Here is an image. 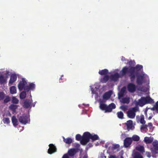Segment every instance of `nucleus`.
Wrapping results in <instances>:
<instances>
[{
	"label": "nucleus",
	"instance_id": "obj_17",
	"mask_svg": "<svg viewBox=\"0 0 158 158\" xmlns=\"http://www.w3.org/2000/svg\"><path fill=\"white\" fill-rule=\"evenodd\" d=\"M119 77V75L118 73H116L114 74L111 75L110 77V79L114 81H117Z\"/></svg>",
	"mask_w": 158,
	"mask_h": 158
},
{
	"label": "nucleus",
	"instance_id": "obj_4",
	"mask_svg": "<svg viewBox=\"0 0 158 158\" xmlns=\"http://www.w3.org/2000/svg\"><path fill=\"white\" fill-rule=\"evenodd\" d=\"M138 110L139 108L136 107L130 109L127 112V117L131 118H134L136 115L135 113Z\"/></svg>",
	"mask_w": 158,
	"mask_h": 158
},
{
	"label": "nucleus",
	"instance_id": "obj_6",
	"mask_svg": "<svg viewBox=\"0 0 158 158\" xmlns=\"http://www.w3.org/2000/svg\"><path fill=\"white\" fill-rule=\"evenodd\" d=\"M136 86L133 83H129L127 85L128 90L130 93H134L136 90Z\"/></svg>",
	"mask_w": 158,
	"mask_h": 158
},
{
	"label": "nucleus",
	"instance_id": "obj_12",
	"mask_svg": "<svg viewBox=\"0 0 158 158\" xmlns=\"http://www.w3.org/2000/svg\"><path fill=\"white\" fill-rule=\"evenodd\" d=\"M146 104L144 99V97H142L140 99L138 100V101L135 102V104L136 105H139L140 106H143Z\"/></svg>",
	"mask_w": 158,
	"mask_h": 158
},
{
	"label": "nucleus",
	"instance_id": "obj_26",
	"mask_svg": "<svg viewBox=\"0 0 158 158\" xmlns=\"http://www.w3.org/2000/svg\"><path fill=\"white\" fill-rule=\"evenodd\" d=\"M109 78L108 75H105L101 79V81L102 83H106L108 81Z\"/></svg>",
	"mask_w": 158,
	"mask_h": 158
},
{
	"label": "nucleus",
	"instance_id": "obj_8",
	"mask_svg": "<svg viewBox=\"0 0 158 158\" xmlns=\"http://www.w3.org/2000/svg\"><path fill=\"white\" fill-rule=\"evenodd\" d=\"M132 139L131 137H127L124 140V146L127 148L130 146L132 143Z\"/></svg>",
	"mask_w": 158,
	"mask_h": 158
},
{
	"label": "nucleus",
	"instance_id": "obj_56",
	"mask_svg": "<svg viewBox=\"0 0 158 158\" xmlns=\"http://www.w3.org/2000/svg\"><path fill=\"white\" fill-rule=\"evenodd\" d=\"M152 116H149V117H148V119L149 120H150V119H152Z\"/></svg>",
	"mask_w": 158,
	"mask_h": 158
},
{
	"label": "nucleus",
	"instance_id": "obj_55",
	"mask_svg": "<svg viewBox=\"0 0 158 158\" xmlns=\"http://www.w3.org/2000/svg\"><path fill=\"white\" fill-rule=\"evenodd\" d=\"M88 158V156L87 155H84L83 156V158Z\"/></svg>",
	"mask_w": 158,
	"mask_h": 158
},
{
	"label": "nucleus",
	"instance_id": "obj_7",
	"mask_svg": "<svg viewBox=\"0 0 158 158\" xmlns=\"http://www.w3.org/2000/svg\"><path fill=\"white\" fill-rule=\"evenodd\" d=\"M81 151L79 148H72L69 149L68 151V153L69 156L72 157L77 152Z\"/></svg>",
	"mask_w": 158,
	"mask_h": 158
},
{
	"label": "nucleus",
	"instance_id": "obj_43",
	"mask_svg": "<svg viewBox=\"0 0 158 158\" xmlns=\"http://www.w3.org/2000/svg\"><path fill=\"white\" fill-rule=\"evenodd\" d=\"M30 89L33 90L35 88V85L33 83H31L28 85Z\"/></svg>",
	"mask_w": 158,
	"mask_h": 158
},
{
	"label": "nucleus",
	"instance_id": "obj_16",
	"mask_svg": "<svg viewBox=\"0 0 158 158\" xmlns=\"http://www.w3.org/2000/svg\"><path fill=\"white\" fill-rule=\"evenodd\" d=\"M153 140V137H144L143 141L146 144L151 143H152Z\"/></svg>",
	"mask_w": 158,
	"mask_h": 158
},
{
	"label": "nucleus",
	"instance_id": "obj_30",
	"mask_svg": "<svg viewBox=\"0 0 158 158\" xmlns=\"http://www.w3.org/2000/svg\"><path fill=\"white\" fill-rule=\"evenodd\" d=\"M63 141L67 144H70L72 142V139L70 138L65 139L64 137H63Z\"/></svg>",
	"mask_w": 158,
	"mask_h": 158
},
{
	"label": "nucleus",
	"instance_id": "obj_9",
	"mask_svg": "<svg viewBox=\"0 0 158 158\" xmlns=\"http://www.w3.org/2000/svg\"><path fill=\"white\" fill-rule=\"evenodd\" d=\"M144 74L138 75L137 77L136 83L139 85H142L144 81Z\"/></svg>",
	"mask_w": 158,
	"mask_h": 158
},
{
	"label": "nucleus",
	"instance_id": "obj_52",
	"mask_svg": "<svg viewBox=\"0 0 158 158\" xmlns=\"http://www.w3.org/2000/svg\"><path fill=\"white\" fill-rule=\"evenodd\" d=\"M80 145L79 144H77L76 145L75 147L77 148H79L80 147Z\"/></svg>",
	"mask_w": 158,
	"mask_h": 158
},
{
	"label": "nucleus",
	"instance_id": "obj_27",
	"mask_svg": "<svg viewBox=\"0 0 158 158\" xmlns=\"http://www.w3.org/2000/svg\"><path fill=\"white\" fill-rule=\"evenodd\" d=\"M146 104L152 103L153 102V101L150 97H144Z\"/></svg>",
	"mask_w": 158,
	"mask_h": 158
},
{
	"label": "nucleus",
	"instance_id": "obj_23",
	"mask_svg": "<svg viewBox=\"0 0 158 158\" xmlns=\"http://www.w3.org/2000/svg\"><path fill=\"white\" fill-rule=\"evenodd\" d=\"M125 124L128 129H131L132 127L133 122L131 120H129L127 121Z\"/></svg>",
	"mask_w": 158,
	"mask_h": 158
},
{
	"label": "nucleus",
	"instance_id": "obj_44",
	"mask_svg": "<svg viewBox=\"0 0 158 158\" xmlns=\"http://www.w3.org/2000/svg\"><path fill=\"white\" fill-rule=\"evenodd\" d=\"M10 100V97L8 96H7L5 99L4 100V103H6L8 102Z\"/></svg>",
	"mask_w": 158,
	"mask_h": 158
},
{
	"label": "nucleus",
	"instance_id": "obj_42",
	"mask_svg": "<svg viewBox=\"0 0 158 158\" xmlns=\"http://www.w3.org/2000/svg\"><path fill=\"white\" fill-rule=\"evenodd\" d=\"M5 95L3 92H0V100H2L5 98Z\"/></svg>",
	"mask_w": 158,
	"mask_h": 158
},
{
	"label": "nucleus",
	"instance_id": "obj_46",
	"mask_svg": "<svg viewBox=\"0 0 158 158\" xmlns=\"http://www.w3.org/2000/svg\"><path fill=\"white\" fill-rule=\"evenodd\" d=\"M147 125L143 124L141 126L140 129L141 130H144L147 129Z\"/></svg>",
	"mask_w": 158,
	"mask_h": 158
},
{
	"label": "nucleus",
	"instance_id": "obj_15",
	"mask_svg": "<svg viewBox=\"0 0 158 158\" xmlns=\"http://www.w3.org/2000/svg\"><path fill=\"white\" fill-rule=\"evenodd\" d=\"M32 101L28 99H26L24 102L23 107L25 108H27L30 107Z\"/></svg>",
	"mask_w": 158,
	"mask_h": 158
},
{
	"label": "nucleus",
	"instance_id": "obj_47",
	"mask_svg": "<svg viewBox=\"0 0 158 158\" xmlns=\"http://www.w3.org/2000/svg\"><path fill=\"white\" fill-rule=\"evenodd\" d=\"M23 89L26 91L27 92H28L30 89V88H29V87L28 85H25Z\"/></svg>",
	"mask_w": 158,
	"mask_h": 158
},
{
	"label": "nucleus",
	"instance_id": "obj_3",
	"mask_svg": "<svg viewBox=\"0 0 158 158\" xmlns=\"http://www.w3.org/2000/svg\"><path fill=\"white\" fill-rule=\"evenodd\" d=\"M152 147L150 148L152 156L153 158L158 157V141L155 140L152 143Z\"/></svg>",
	"mask_w": 158,
	"mask_h": 158
},
{
	"label": "nucleus",
	"instance_id": "obj_58",
	"mask_svg": "<svg viewBox=\"0 0 158 158\" xmlns=\"http://www.w3.org/2000/svg\"><path fill=\"white\" fill-rule=\"evenodd\" d=\"M63 77V75H62L61 76V77L60 78V79L59 80H62V77Z\"/></svg>",
	"mask_w": 158,
	"mask_h": 158
},
{
	"label": "nucleus",
	"instance_id": "obj_41",
	"mask_svg": "<svg viewBox=\"0 0 158 158\" xmlns=\"http://www.w3.org/2000/svg\"><path fill=\"white\" fill-rule=\"evenodd\" d=\"M120 147L119 145L118 144H114L112 147V148L113 150L119 148Z\"/></svg>",
	"mask_w": 158,
	"mask_h": 158
},
{
	"label": "nucleus",
	"instance_id": "obj_5",
	"mask_svg": "<svg viewBox=\"0 0 158 158\" xmlns=\"http://www.w3.org/2000/svg\"><path fill=\"white\" fill-rule=\"evenodd\" d=\"M19 120L22 124H26L28 122V118L27 115H23L19 117Z\"/></svg>",
	"mask_w": 158,
	"mask_h": 158
},
{
	"label": "nucleus",
	"instance_id": "obj_39",
	"mask_svg": "<svg viewBox=\"0 0 158 158\" xmlns=\"http://www.w3.org/2000/svg\"><path fill=\"white\" fill-rule=\"evenodd\" d=\"M140 122L143 125L146 122L144 120V116L143 115L141 116Z\"/></svg>",
	"mask_w": 158,
	"mask_h": 158
},
{
	"label": "nucleus",
	"instance_id": "obj_54",
	"mask_svg": "<svg viewBox=\"0 0 158 158\" xmlns=\"http://www.w3.org/2000/svg\"><path fill=\"white\" fill-rule=\"evenodd\" d=\"M110 158H116V157L114 155H110Z\"/></svg>",
	"mask_w": 158,
	"mask_h": 158
},
{
	"label": "nucleus",
	"instance_id": "obj_40",
	"mask_svg": "<svg viewBox=\"0 0 158 158\" xmlns=\"http://www.w3.org/2000/svg\"><path fill=\"white\" fill-rule=\"evenodd\" d=\"M120 109L124 111H126L127 109V107L126 106L122 105L120 106Z\"/></svg>",
	"mask_w": 158,
	"mask_h": 158
},
{
	"label": "nucleus",
	"instance_id": "obj_22",
	"mask_svg": "<svg viewBox=\"0 0 158 158\" xmlns=\"http://www.w3.org/2000/svg\"><path fill=\"white\" fill-rule=\"evenodd\" d=\"M136 149L137 150L142 153H143L145 152L144 148L143 146L139 145L136 147Z\"/></svg>",
	"mask_w": 158,
	"mask_h": 158
},
{
	"label": "nucleus",
	"instance_id": "obj_51",
	"mask_svg": "<svg viewBox=\"0 0 158 158\" xmlns=\"http://www.w3.org/2000/svg\"><path fill=\"white\" fill-rule=\"evenodd\" d=\"M152 123H149L148 125V127H152Z\"/></svg>",
	"mask_w": 158,
	"mask_h": 158
},
{
	"label": "nucleus",
	"instance_id": "obj_35",
	"mask_svg": "<svg viewBox=\"0 0 158 158\" xmlns=\"http://www.w3.org/2000/svg\"><path fill=\"white\" fill-rule=\"evenodd\" d=\"M134 158H143V157L140 153L136 152L134 153Z\"/></svg>",
	"mask_w": 158,
	"mask_h": 158
},
{
	"label": "nucleus",
	"instance_id": "obj_18",
	"mask_svg": "<svg viewBox=\"0 0 158 158\" xmlns=\"http://www.w3.org/2000/svg\"><path fill=\"white\" fill-rule=\"evenodd\" d=\"M8 77H5L3 75H0V84H2L6 82Z\"/></svg>",
	"mask_w": 158,
	"mask_h": 158
},
{
	"label": "nucleus",
	"instance_id": "obj_25",
	"mask_svg": "<svg viewBox=\"0 0 158 158\" xmlns=\"http://www.w3.org/2000/svg\"><path fill=\"white\" fill-rule=\"evenodd\" d=\"M126 90V87L125 86L123 87L121 89L119 94H118V96L119 97H123L124 94L125 93Z\"/></svg>",
	"mask_w": 158,
	"mask_h": 158
},
{
	"label": "nucleus",
	"instance_id": "obj_50",
	"mask_svg": "<svg viewBox=\"0 0 158 158\" xmlns=\"http://www.w3.org/2000/svg\"><path fill=\"white\" fill-rule=\"evenodd\" d=\"M62 158H69V157L67 154H65L63 156Z\"/></svg>",
	"mask_w": 158,
	"mask_h": 158
},
{
	"label": "nucleus",
	"instance_id": "obj_11",
	"mask_svg": "<svg viewBox=\"0 0 158 158\" xmlns=\"http://www.w3.org/2000/svg\"><path fill=\"white\" fill-rule=\"evenodd\" d=\"M116 108L115 105L113 103L109 104L108 106H107L105 112H111L113 109H114Z\"/></svg>",
	"mask_w": 158,
	"mask_h": 158
},
{
	"label": "nucleus",
	"instance_id": "obj_24",
	"mask_svg": "<svg viewBox=\"0 0 158 158\" xmlns=\"http://www.w3.org/2000/svg\"><path fill=\"white\" fill-rule=\"evenodd\" d=\"M108 73V70L106 69H105L101 70H100L98 72L99 74L101 75H107Z\"/></svg>",
	"mask_w": 158,
	"mask_h": 158
},
{
	"label": "nucleus",
	"instance_id": "obj_37",
	"mask_svg": "<svg viewBox=\"0 0 158 158\" xmlns=\"http://www.w3.org/2000/svg\"><path fill=\"white\" fill-rule=\"evenodd\" d=\"M26 96V94L25 91H23L20 94V98L21 99L25 98Z\"/></svg>",
	"mask_w": 158,
	"mask_h": 158
},
{
	"label": "nucleus",
	"instance_id": "obj_14",
	"mask_svg": "<svg viewBox=\"0 0 158 158\" xmlns=\"http://www.w3.org/2000/svg\"><path fill=\"white\" fill-rule=\"evenodd\" d=\"M17 79V76L16 74H11L10 77V80L9 81V84L10 86Z\"/></svg>",
	"mask_w": 158,
	"mask_h": 158
},
{
	"label": "nucleus",
	"instance_id": "obj_60",
	"mask_svg": "<svg viewBox=\"0 0 158 158\" xmlns=\"http://www.w3.org/2000/svg\"><path fill=\"white\" fill-rule=\"evenodd\" d=\"M33 107H34L35 106V104H34L33 105Z\"/></svg>",
	"mask_w": 158,
	"mask_h": 158
},
{
	"label": "nucleus",
	"instance_id": "obj_49",
	"mask_svg": "<svg viewBox=\"0 0 158 158\" xmlns=\"http://www.w3.org/2000/svg\"><path fill=\"white\" fill-rule=\"evenodd\" d=\"M106 157L105 156L104 154L103 153H102L100 154V158H106Z\"/></svg>",
	"mask_w": 158,
	"mask_h": 158
},
{
	"label": "nucleus",
	"instance_id": "obj_34",
	"mask_svg": "<svg viewBox=\"0 0 158 158\" xmlns=\"http://www.w3.org/2000/svg\"><path fill=\"white\" fill-rule=\"evenodd\" d=\"M118 117L120 119H123V118L124 114L122 111H119L117 113Z\"/></svg>",
	"mask_w": 158,
	"mask_h": 158
},
{
	"label": "nucleus",
	"instance_id": "obj_45",
	"mask_svg": "<svg viewBox=\"0 0 158 158\" xmlns=\"http://www.w3.org/2000/svg\"><path fill=\"white\" fill-rule=\"evenodd\" d=\"M154 107H154L152 108V110H154L155 109L156 110L158 111V101L156 102L155 105Z\"/></svg>",
	"mask_w": 158,
	"mask_h": 158
},
{
	"label": "nucleus",
	"instance_id": "obj_48",
	"mask_svg": "<svg viewBox=\"0 0 158 158\" xmlns=\"http://www.w3.org/2000/svg\"><path fill=\"white\" fill-rule=\"evenodd\" d=\"M145 154L148 157L150 158L151 157V153L150 152H146Z\"/></svg>",
	"mask_w": 158,
	"mask_h": 158
},
{
	"label": "nucleus",
	"instance_id": "obj_61",
	"mask_svg": "<svg viewBox=\"0 0 158 158\" xmlns=\"http://www.w3.org/2000/svg\"><path fill=\"white\" fill-rule=\"evenodd\" d=\"M109 158H110L109 157Z\"/></svg>",
	"mask_w": 158,
	"mask_h": 158
},
{
	"label": "nucleus",
	"instance_id": "obj_57",
	"mask_svg": "<svg viewBox=\"0 0 158 158\" xmlns=\"http://www.w3.org/2000/svg\"><path fill=\"white\" fill-rule=\"evenodd\" d=\"M132 61H129V62H128V64L129 65H130L132 63Z\"/></svg>",
	"mask_w": 158,
	"mask_h": 158
},
{
	"label": "nucleus",
	"instance_id": "obj_19",
	"mask_svg": "<svg viewBox=\"0 0 158 158\" xmlns=\"http://www.w3.org/2000/svg\"><path fill=\"white\" fill-rule=\"evenodd\" d=\"M18 106H19L18 105L12 104L9 106V108L12 111L13 113H14L16 112V109L17 108Z\"/></svg>",
	"mask_w": 158,
	"mask_h": 158
},
{
	"label": "nucleus",
	"instance_id": "obj_32",
	"mask_svg": "<svg viewBox=\"0 0 158 158\" xmlns=\"http://www.w3.org/2000/svg\"><path fill=\"white\" fill-rule=\"evenodd\" d=\"M131 138L132 139V141H139L140 139L138 135H133Z\"/></svg>",
	"mask_w": 158,
	"mask_h": 158
},
{
	"label": "nucleus",
	"instance_id": "obj_2",
	"mask_svg": "<svg viewBox=\"0 0 158 158\" xmlns=\"http://www.w3.org/2000/svg\"><path fill=\"white\" fill-rule=\"evenodd\" d=\"M92 141H95L99 139V137L97 135H92L88 132H85L84 133V137L82 141L84 144H86L89 142L90 139Z\"/></svg>",
	"mask_w": 158,
	"mask_h": 158
},
{
	"label": "nucleus",
	"instance_id": "obj_20",
	"mask_svg": "<svg viewBox=\"0 0 158 158\" xmlns=\"http://www.w3.org/2000/svg\"><path fill=\"white\" fill-rule=\"evenodd\" d=\"M83 137L84 134L83 135V136L81 137L80 134H78L76 135V139L77 141H80V142L81 144L83 145H85L86 144H84L82 142Z\"/></svg>",
	"mask_w": 158,
	"mask_h": 158
},
{
	"label": "nucleus",
	"instance_id": "obj_1",
	"mask_svg": "<svg viewBox=\"0 0 158 158\" xmlns=\"http://www.w3.org/2000/svg\"><path fill=\"white\" fill-rule=\"evenodd\" d=\"M143 67L142 65L137 64L135 67H128L127 66L123 67L121 71L123 75H125L127 73H128L129 76L130 77V79L131 82H133L135 80L136 75L138 72L142 69Z\"/></svg>",
	"mask_w": 158,
	"mask_h": 158
},
{
	"label": "nucleus",
	"instance_id": "obj_38",
	"mask_svg": "<svg viewBox=\"0 0 158 158\" xmlns=\"http://www.w3.org/2000/svg\"><path fill=\"white\" fill-rule=\"evenodd\" d=\"M2 121L5 124H8L10 123L9 118H4Z\"/></svg>",
	"mask_w": 158,
	"mask_h": 158
},
{
	"label": "nucleus",
	"instance_id": "obj_10",
	"mask_svg": "<svg viewBox=\"0 0 158 158\" xmlns=\"http://www.w3.org/2000/svg\"><path fill=\"white\" fill-rule=\"evenodd\" d=\"M27 84V82L25 79L23 78L22 81H20L18 85V87L20 90H22L24 89L25 85Z\"/></svg>",
	"mask_w": 158,
	"mask_h": 158
},
{
	"label": "nucleus",
	"instance_id": "obj_29",
	"mask_svg": "<svg viewBox=\"0 0 158 158\" xmlns=\"http://www.w3.org/2000/svg\"><path fill=\"white\" fill-rule=\"evenodd\" d=\"M12 122L14 126H16L18 125L17 119L15 116H14L12 117Z\"/></svg>",
	"mask_w": 158,
	"mask_h": 158
},
{
	"label": "nucleus",
	"instance_id": "obj_21",
	"mask_svg": "<svg viewBox=\"0 0 158 158\" xmlns=\"http://www.w3.org/2000/svg\"><path fill=\"white\" fill-rule=\"evenodd\" d=\"M111 95V91H109L105 93L103 96V98L104 99L107 100L110 97Z\"/></svg>",
	"mask_w": 158,
	"mask_h": 158
},
{
	"label": "nucleus",
	"instance_id": "obj_33",
	"mask_svg": "<svg viewBox=\"0 0 158 158\" xmlns=\"http://www.w3.org/2000/svg\"><path fill=\"white\" fill-rule=\"evenodd\" d=\"M107 105L103 103H101L99 106L100 108L102 110H106V108L107 106Z\"/></svg>",
	"mask_w": 158,
	"mask_h": 158
},
{
	"label": "nucleus",
	"instance_id": "obj_28",
	"mask_svg": "<svg viewBox=\"0 0 158 158\" xmlns=\"http://www.w3.org/2000/svg\"><path fill=\"white\" fill-rule=\"evenodd\" d=\"M10 93L12 94H16L17 92L16 87L14 86L11 87L10 88Z\"/></svg>",
	"mask_w": 158,
	"mask_h": 158
},
{
	"label": "nucleus",
	"instance_id": "obj_36",
	"mask_svg": "<svg viewBox=\"0 0 158 158\" xmlns=\"http://www.w3.org/2000/svg\"><path fill=\"white\" fill-rule=\"evenodd\" d=\"M19 101L15 97H13L11 101L12 103L13 104H17L18 103Z\"/></svg>",
	"mask_w": 158,
	"mask_h": 158
},
{
	"label": "nucleus",
	"instance_id": "obj_13",
	"mask_svg": "<svg viewBox=\"0 0 158 158\" xmlns=\"http://www.w3.org/2000/svg\"><path fill=\"white\" fill-rule=\"evenodd\" d=\"M49 146V148L48 150V153L51 154L56 151V148L53 144H51Z\"/></svg>",
	"mask_w": 158,
	"mask_h": 158
},
{
	"label": "nucleus",
	"instance_id": "obj_31",
	"mask_svg": "<svg viewBox=\"0 0 158 158\" xmlns=\"http://www.w3.org/2000/svg\"><path fill=\"white\" fill-rule=\"evenodd\" d=\"M129 97L124 98L122 99V102L123 103L129 104L130 102Z\"/></svg>",
	"mask_w": 158,
	"mask_h": 158
},
{
	"label": "nucleus",
	"instance_id": "obj_59",
	"mask_svg": "<svg viewBox=\"0 0 158 158\" xmlns=\"http://www.w3.org/2000/svg\"><path fill=\"white\" fill-rule=\"evenodd\" d=\"M120 158H123V156H120Z\"/></svg>",
	"mask_w": 158,
	"mask_h": 158
},
{
	"label": "nucleus",
	"instance_id": "obj_53",
	"mask_svg": "<svg viewBox=\"0 0 158 158\" xmlns=\"http://www.w3.org/2000/svg\"><path fill=\"white\" fill-rule=\"evenodd\" d=\"M121 60H122L123 61H126L127 60V59H126L123 56L122 57Z\"/></svg>",
	"mask_w": 158,
	"mask_h": 158
}]
</instances>
